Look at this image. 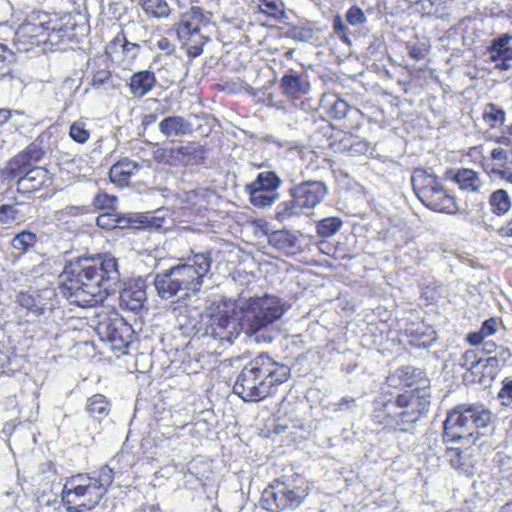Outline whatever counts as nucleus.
<instances>
[{
    "label": "nucleus",
    "mask_w": 512,
    "mask_h": 512,
    "mask_svg": "<svg viewBox=\"0 0 512 512\" xmlns=\"http://www.w3.org/2000/svg\"><path fill=\"white\" fill-rule=\"evenodd\" d=\"M394 377H397L399 381L407 387L406 390H416L417 392L425 391L427 395V401L430 402L429 393V380L423 376V372L420 369L414 368L413 366H402L398 368L392 378H388L390 381Z\"/></svg>",
    "instance_id": "21"
},
{
    "label": "nucleus",
    "mask_w": 512,
    "mask_h": 512,
    "mask_svg": "<svg viewBox=\"0 0 512 512\" xmlns=\"http://www.w3.org/2000/svg\"><path fill=\"white\" fill-rule=\"evenodd\" d=\"M146 288L147 281L143 278L125 284L120 290V307L132 312L140 311L147 300Z\"/></svg>",
    "instance_id": "18"
},
{
    "label": "nucleus",
    "mask_w": 512,
    "mask_h": 512,
    "mask_svg": "<svg viewBox=\"0 0 512 512\" xmlns=\"http://www.w3.org/2000/svg\"><path fill=\"white\" fill-rule=\"evenodd\" d=\"M416 390H404L388 399L375 400L372 421L384 428L406 432L410 425L416 423L429 408L425 391L418 394Z\"/></svg>",
    "instance_id": "4"
},
{
    "label": "nucleus",
    "mask_w": 512,
    "mask_h": 512,
    "mask_svg": "<svg viewBox=\"0 0 512 512\" xmlns=\"http://www.w3.org/2000/svg\"><path fill=\"white\" fill-rule=\"evenodd\" d=\"M212 256L210 251L194 254L183 264L172 266L174 275L178 276L184 291L197 293L200 291L204 278L211 269Z\"/></svg>",
    "instance_id": "11"
},
{
    "label": "nucleus",
    "mask_w": 512,
    "mask_h": 512,
    "mask_svg": "<svg viewBox=\"0 0 512 512\" xmlns=\"http://www.w3.org/2000/svg\"><path fill=\"white\" fill-rule=\"evenodd\" d=\"M207 14L200 7H192L188 12L182 14L177 33L179 36H191L200 31V24L208 22Z\"/></svg>",
    "instance_id": "26"
},
{
    "label": "nucleus",
    "mask_w": 512,
    "mask_h": 512,
    "mask_svg": "<svg viewBox=\"0 0 512 512\" xmlns=\"http://www.w3.org/2000/svg\"><path fill=\"white\" fill-rule=\"evenodd\" d=\"M512 36L508 33L494 38L489 47L490 53H498V56L512 55V47L509 45Z\"/></svg>",
    "instance_id": "47"
},
{
    "label": "nucleus",
    "mask_w": 512,
    "mask_h": 512,
    "mask_svg": "<svg viewBox=\"0 0 512 512\" xmlns=\"http://www.w3.org/2000/svg\"><path fill=\"white\" fill-rule=\"evenodd\" d=\"M17 191L32 193L52 181L50 172L42 166H34L17 177Z\"/></svg>",
    "instance_id": "20"
},
{
    "label": "nucleus",
    "mask_w": 512,
    "mask_h": 512,
    "mask_svg": "<svg viewBox=\"0 0 512 512\" xmlns=\"http://www.w3.org/2000/svg\"><path fill=\"white\" fill-rule=\"evenodd\" d=\"M38 240V237L35 233L24 230L17 233L12 239V246L14 249L19 250L23 253L28 252L31 248L34 247Z\"/></svg>",
    "instance_id": "41"
},
{
    "label": "nucleus",
    "mask_w": 512,
    "mask_h": 512,
    "mask_svg": "<svg viewBox=\"0 0 512 512\" xmlns=\"http://www.w3.org/2000/svg\"><path fill=\"white\" fill-rule=\"evenodd\" d=\"M212 256L210 251L194 254L183 264L172 266L174 275L178 276L184 291L197 293L200 291L204 278L211 269Z\"/></svg>",
    "instance_id": "12"
},
{
    "label": "nucleus",
    "mask_w": 512,
    "mask_h": 512,
    "mask_svg": "<svg viewBox=\"0 0 512 512\" xmlns=\"http://www.w3.org/2000/svg\"><path fill=\"white\" fill-rule=\"evenodd\" d=\"M142 8L146 14L156 18L167 17L170 8L165 0H141Z\"/></svg>",
    "instance_id": "44"
},
{
    "label": "nucleus",
    "mask_w": 512,
    "mask_h": 512,
    "mask_svg": "<svg viewBox=\"0 0 512 512\" xmlns=\"http://www.w3.org/2000/svg\"><path fill=\"white\" fill-rule=\"evenodd\" d=\"M281 184L282 180L276 172L265 170L259 172L253 182L246 184L245 192L254 207L267 208L279 199L277 190Z\"/></svg>",
    "instance_id": "13"
},
{
    "label": "nucleus",
    "mask_w": 512,
    "mask_h": 512,
    "mask_svg": "<svg viewBox=\"0 0 512 512\" xmlns=\"http://www.w3.org/2000/svg\"><path fill=\"white\" fill-rule=\"evenodd\" d=\"M342 224L339 217L323 218L316 223L317 234L322 238L332 237L340 230Z\"/></svg>",
    "instance_id": "39"
},
{
    "label": "nucleus",
    "mask_w": 512,
    "mask_h": 512,
    "mask_svg": "<svg viewBox=\"0 0 512 512\" xmlns=\"http://www.w3.org/2000/svg\"><path fill=\"white\" fill-rule=\"evenodd\" d=\"M164 165H169L173 167L181 166L177 146L168 148Z\"/></svg>",
    "instance_id": "60"
},
{
    "label": "nucleus",
    "mask_w": 512,
    "mask_h": 512,
    "mask_svg": "<svg viewBox=\"0 0 512 512\" xmlns=\"http://www.w3.org/2000/svg\"><path fill=\"white\" fill-rule=\"evenodd\" d=\"M212 256L210 251L194 254L183 264L172 266L174 275L178 276L184 291L197 293L200 291L204 278L211 269Z\"/></svg>",
    "instance_id": "10"
},
{
    "label": "nucleus",
    "mask_w": 512,
    "mask_h": 512,
    "mask_svg": "<svg viewBox=\"0 0 512 512\" xmlns=\"http://www.w3.org/2000/svg\"><path fill=\"white\" fill-rule=\"evenodd\" d=\"M51 20L44 12L32 13L15 31L13 44L20 52H29L34 47L43 45L46 50V36Z\"/></svg>",
    "instance_id": "7"
},
{
    "label": "nucleus",
    "mask_w": 512,
    "mask_h": 512,
    "mask_svg": "<svg viewBox=\"0 0 512 512\" xmlns=\"http://www.w3.org/2000/svg\"><path fill=\"white\" fill-rule=\"evenodd\" d=\"M111 410L110 400L103 394L97 393L89 397L85 404V411L93 420L100 422L107 417Z\"/></svg>",
    "instance_id": "34"
},
{
    "label": "nucleus",
    "mask_w": 512,
    "mask_h": 512,
    "mask_svg": "<svg viewBox=\"0 0 512 512\" xmlns=\"http://www.w3.org/2000/svg\"><path fill=\"white\" fill-rule=\"evenodd\" d=\"M96 332L101 340L111 344L114 351L122 353H125V350L129 347L134 333L132 326L124 318L117 315L100 321L96 327Z\"/></svg>",
    "instance_id": "15"
},
{
    "label": "nucleus",
    "mask_w": 512,
    "mask_h": 512,
    "mask_svg": "<svg viewBox=\"0 0 512 512\" xmlns=\"http://www.w3.org/2000/svg\"><path fill=\"white\" fill-rule=\"evenodd\" d=\"M289 308L290 305L277 296L251 297L231 311L209 314L195 322L187 335L231 344L243 332L257 343H271L276 336L273 324Z\"/></svg>",
    "instance_id": "1"
},
{
    "label": "nucleus",
    "mask_w": 512,
    "mask_h": 512,
    "mask_svg": "<svg viewBox=\"0 0 512 512\" xmlns=\"http://www.w3.org/2000/svg\"><path fill=\"white\" fill-rule=\"evenodd\" d=\"M143 166L129 158H122L112 165L109 171V178L112 183L119 187L128 186L130 179Z\"/></svg>",
    "instance_id": "25"
},
{
    "label": "nucleus",
    "mask_w": 512,
    "mask_h": 512,
    "mask_svg": "<svg viewBox=\"0 0 512 512\" xmlns=\"http://www.w3.org/2000/svg\"><path fill=\"white\" fill-rule=\"evenodd\" d=\"M407 333H409L414 339H411L409 342L410 344L414 345V346H421V345H425L426 341L422 340V338L424 337V332H420L419 331V328L417 329H412V328H409V329H406Z\"/></svg>",
    "instance_id": "63"
},
{
    "label": "nucleus",
    "mask_w": 512,
    "mask_h": 512,
    "mask_svg": "<svg viewBox=\"0 0 512 512\" xmlns=\"http://www.w3.org/2000/svg\"><path fill=\"white\" fill-rule=\"evenodd\" d=\"M280 88L284 95L298 98L301 95L307 94L311 89V85L306 75L290 71L280 79Z\"/></svg>",
    "instance_id": "24"
},
{
    "label": "nucleus",
    "mask_w": 512,
    "mask_h": 512,
    "mask_svg": "<svg viewBox=\"0 0 512 512\" xmlns=\"http://www.w3.org/2000/svg\"><path fill=\"white\" fill-rule=\"evenodd\" d=\"M44 154L40 144L32 142L8 162L4 173L11 179L17 178L40 162Z\"/></svg>",
    "instance_id": "17"
},
{
    "label": "nucleus",
    "mask_w": 512,
    "mask_h": 512,
    "mask_svg": "<svg viewBox=\"0 0 512 512\" xmlns=\"http://www.w3.org/2000/svg\"><path fill=\"white\" fill-rule=\"evenodd\" d=\"M90 84L95 90L112 94L121 88L122 78L108 69H99L94 72Z\"/></svg>",
    "instance_id": "31"
},
{
    "label": "nucleus",
    "mask_w": 512,
    "mask_h": 512,
    "mask_svg": "<svg viewBox=\"0 0 512 512\" xmlns=\"http://www.w3.org/2000/svg\"><path fill=\"white\" fill-rule=\"evenodd\" d=\"M16 58L14 53L0 43V80L7 77L13 78V64Z\"/></svg>",
    "instance_id": "40"
},
{
    "label": "nucleus",
    "mask_w": 512,
    "mask_h": 512,
    "mask_svg": "<svg viewBox=\"0 0 512 512\" xmlns=\"http://www.w3.org/2000/svg\"><path fill=\"white\" fill-rule=\"evenodd\" d=\"M140 50V45L137 43L129 42L125 38V43L123 44V48L121 51V54L124 56V58L128 60H133L137 57Z\"/></svg>",
    "instance_id": "59"
},
{
    "label": "nucleus",
    "mask_w": 512,
    "mask_h": 512,
    "mask_svg": "<svg viewBox=\"0 0 512 512\" xmlns=\"http://www.w3.org/2000/svg\"><path fill=\"white\" fill-rule=\"evenodd\" d=\"M163 219L150 213L129 212L122 213L117 210L107 211L96 218L98 227L106 230L132 229V230H160Z\"/></svg>",
    "instance_id": "8"
},
{
    "label": "nucleus",
    "mask_w": 512,
    "mask_h": 512,
    "mask_svg": "<svg viewBox=\"0 0 512 512\" xmlns=\"http://www.w3.org/2000/svg\"><path fill=\"white\" fill-rule=\"evenodd\" d=\"M332 25L334 34L337 35V37L340 38L345 44L351 46L352 41L348 36L349 29L340 15L337 14L334 16Z\"/></svg>",
    "instance_id": "52"
},
{
    "label": "nucleus",
    "mask_w": 512,
    "mask_h": 512,
    "mask_svg": "<svg viewBox=\"0 0 512 512\" xmlns=\"http://www.w3.org/2000/svg\"><path fill=\"white\" fill-rule=\"evenodd\" d=\"M69 136L73 141L79 144H84L89 140L90 132L88 129H86L85 122L75 121L70 126Z\"/></svg>",
    "instance_id": "49"
},
{
    "label": "nucleus",
    "mask_w": 512,
    "mask_h": 512,
    "mask_svg": "<svg viewBox=\"0 0 512 512\" xmlns=\"http://www.w3.org/2000/svg\"><path fill=\"white\" fill-rule=\"evenodd\" d=\"M450 465L453 466L459 474L467 476L472 475L469 459L463 455L459 448H450Z\"/></svg>",
    "instance_id": "45"
},
{
    "label": "nucleus",
    "mask_w": 512,
    "mask_h": 512,
    "mask_svg": "<svg viewBox=\"0 0 512 512\" xmlns=\"http://www.w3.org/2000/svg\"><path fill=\"white\" fill-rule=\"evenodd\" d=\"M181 166L199 165L207 158V149L199 142L191 141L177 146Z\"/></svg>",
    "instance_id": "30"
},
{
    "label": "nucleus",
    "mask_w": 512,
    "mask_h": 512,
    "mask_svg": "<svg viewBox=\"0 0 512 512\" xmlns=\"http://www.w3.org/2000/svg\"><path fill=\"white\" fill-rule=\"evenodd\" d=\"M345 18L346 21L352 26H359L367 22V17L365 13L360 7L356 5L351 6L347 10Z\"/></svg>",
    "instance_id": "53"
},
{
    "label": "nucleus",
    "mask_w": 512,
    "mask_h": 512,
    "mask_svg": "<svg viewBox=\"0 0 512 512\" xmlns=\"http://www.w3.org/2000/svg\"><path fill=\"white\" fill-rule=\"evenodd\" d=\"M479 357L478 353L474 350H468L458 359L457 365L467 370L471 364H477Z\"/></svg>",
    "instance_id": "57"
},
{
    "label": "nucleus",
    "mask_w": 512,
    "mask_h": 512,
    "mask_svg": "<svg viewBox=\"0 0 512 512\" xmlns=\"http://www.w3.org/2000/svg\"><path fill=\"white\" fill-rule=\"evenodd\" d=\"M498 398L503 406L512 405V379L506 378L503 386L498 393Z\"/></svg>",
    "instance_id": "55"
},
{
    "label": "nucleus",
    "mask_w": 512,
    "mask_h": 512,
    "mask_svg": "<svg viewBox=\"0 0 512 512\" xmlns=\"http://www.w3.org/2000/svg\"><path fill=\"white\" fill-rule=\"evenodd\" d=\"M327 193L326 184L319 180H304L288 189L289 197L296 198L303 209L315 208L324 200Z\"/></svg>",
    "instance_id": "16"
},
{
    "label": "nucleus",
    "mask_w": 512,
    "mask_h": 512,
    "mask_svg": "<svg viewBox=\"0 0 512 512\" xmlns=\"http://www.w3.org/2000/svg\"><path fill=\"white\" fill-rule=\"evenodd\" d=\"M260 12L268 17L281 20L285 17L284 5L280 0H259Z\"/></svg>",
    "instance_id": "46"
},
{
    "label": "nucleus",
    "mask_w": 512,
    "mask_h": 512,
    "mask_svg": "<svg viewBox=\"0 0 512 512\" xmlns=\"http://www.w3.org/2000/svg\"><path fill=\"white\" fill-rule=\"evenodd\" d=\"M16 302L27 310L28 315L39 317L45 313L47 302L37 291H21L17 295Z\"/></svg>",
    "instance_id": "32"
},
{
    "label": "nucleus",
    "mask_w": 512,
    "mask_h": 512,
    "mask_svg": "<svg viewBox=\"0 0 512 512\" xmlns=\"http://www.w3.org/2000/svg\"><path fill=\"white\" fill-rule=\"evenodd\" d=\"M117 203L118 199L115 196H111L106 193H99L93 199L94 207L102 210H116Z\"/></svg>",
    "instance_id": "51"
},
{
    "label": "nucleus",
    "mask_w": 512,
    "mask_h": 512,
    "mask_svg": "<svg viewBox=\"0 0 512 512\" xmlns=\"http://www.w3.org/2000/svg\"><path fill=\"white\" fill-rule=\"evenodd\" d=\"M114 480L113 469L102 467L93 476L77 475L64 486L62 498L68 504H76L74 512H84L95 508Z\"/></svg>",
    "instance_id": "5"
},
{
    "label": "nucleus",
    "mask_w": 512,
    "mask_h": 512,
    "mask_svg": "<svg viewBox=\"0 0 512 512\" xmlns=\"http://www.w3.org/2000/svg\"><path fill=\"white\" fill-rule=\"evenodd\" d=\"M357 407L356 399L353 397L345 396L342 397L338 402L332 404V410L334 412L347 411L353 412Z\"/></svg>",
    "instance_id": "56"
},
{
    "label": "nucleus",
    "mask_w": 512,
    "mask_h": 512,
    "mask_svg": "<svg viewBox=\"0 0 512 512\" xmlns=\"http://www.w3.org/2000/svg\"><path fill=\"white\" fill-rule=\"evenodd\" d=\"M157 83L155 74L151 70H141L133 73L127 83L130 93L135 98L146 96Z\"/></svg>",
    "instance_id": "29"
},
{
    "label": "nucleus",
    "mask_w": 512,
    "mask_h": 512,
    "mask_svg": "<svg viewBox=\"0 0 512 512\" xmlns=\"http://www.w3.org/2000/svg\"><path fill=\"white\" fill-rule=\"evenodd\" d=\"M303 208L298 204L296 198H291L280 202L275 209V219L279 222H283L292 217L299 216L302 213Z\"/></svg>",
    "instance_id": "37"
},
{
    "label": "nucleus",
    "mask_w": 512,
    "mask_h": 512,
    "mask_svg": "<svg viewBox=\"0 0 512 512\" xmlns=\"http://www.w3.org/2000/svg\"><path fill=\"white\" fill-rule=\"evenodd\" d=\"M60 293L70 304L93 307L121 288L118 260L111 254L81 256L67 262Z\"/></svg>",
    "instance_id": "2"
},
{
    "label": "nucleus",
    "mask_w": 512,
    "mask_h": 512,
    "mask_svg": "<svg viewBox=\"0 0 512 512\" xmlns=\"http://www.w3.org/2000/svg\"><path fill=\"white\" fill-rule=\"evenodd\" d=\"M450 180L457 183L459 189L465 192H477L482 185L478 174L475 171L466 168L458 170Z\"/></svg>",
    "instance_id": "36"
},
{
    "label": "nucleus",
    "mask_w": 512,
    "mask_h": 512,
    "mask_svg": "<svg viewBox=\"0 0 512 512\" xmlns=\"http://www.w3.org/2000/svg\"><path fill=\"white\" fill-rule=\"evenodd\" d=\"M290 377V369L261 354L247 363L233 385V392L245 402H259L274 394Z\"/></svg>",
    "instance_id": "3"
},
{
    "label": "nucleus",
    "mask_w": 512,
    "mask_h": 512,
    "mask_svg": "<svg viewBox=\"0 0 512 512\" xmlns=\"http://www.w3.org/2000/svg\"><path fill=\"white\" fill-rule=\"evenodd\" d=\"M339 149L350 156L365 155L371 150L370 143L350 132H344L339 139Z\"/></svg>",
    "instance_id": "33"
},
{
    "label": "nucleus",
    "mask_w": 512,
    "mask_h": 512,
    "mask_svg": "<svg viewBox=\"0 0 512 512\" xmlns=\"http://www.w3.org/2000/svg\"><path fill=\"white\" fill-rule=\"evenodd\" d=\"M333 98L332 101H328L327 98L323 97L321 102L329 105L328 109V115L329 117L333 118L334 120H343L344 124L343 127L346 129L352 128L353 124H346V121L353 120L360 115V111L354 107L349 105L345 100L331 96Z\"/></svg>",
    "instance_id": "23"
},
{
    "label": "nucleus",
    "mask_w": 512,
    "mask_h": 512,
    "mask_svg": "<svg viewBox=\"0 0 512 512\" xmlns=\"http://www.w3.org/2000/svg\"><path fill=\"white\" fill-rule=\"evenodd\" d=\"M481 334L484 337L490 336L497 331V321L494 318H489L485 320L480 328Z\"/></svg>",
    "instance_id": "61"
},
{
    "label": "nucleus",
    "mask_w": 512,
    "mask_h": 512,
    "mask_svg": "<svg viewBox=\"0 0 512 512\" xmlns=\"http://www.w3.org/2000/svg\"><path fill=\"white\" fill-rule=\"evenodd\" d=\"M493 355L502 366H504L512 356L511 351L504 346H498Z\"/></svg>",
    "instance_id": "62"
},
{
    "label": "nucleus",
    "mask_w": 512,
    "mask_h": 512,
    "mask_svg": "<svg viewBox=\"0 0 512 512\" xmlns=\"http://www.w3.org/2000/svg\"><path fill=\"white\" fill-rule=\"evenodd\" d=\"M309 495L307 481L299 475L284 480L276 479L261 495L262 507L269 512L298 508Z\"/></svg>",
    "instance_id": "6"
},
{
    "label": "nucleus",
    "mask_w": 512,
    "mask_h": 512,
    "mask_svg": "<svg viewBox=\"0 0 512 512\" xmlns=\"http://www.w3.org/2000/svg\"><path fill=\"white\" fill-rule=\"evenodd\" d=\"M125 43V35L118 33L113 40L107 45L106 52L111 56L113 54L121 53L123 44Z\"/></svg>",
    "instance_id": "58"
},
{
    "label": "nucleus",
    "mask_w": 512,
    "mask_h": 512,
    "mask_svg": "<svg viewBox=\"0 0 512 512\" xmlns=\"http://www.w3.org/2000/svg\"><path fill=\"white\" fill-rule=\"evenodd\" d=\"M491 158L494 161L500 162L504 166L508 162L507 152L503 148H494L491 151Z\"/></svg>",
    "instance_id": "64"
},
{
    "label": "nucleus",
    "mask_w": 512,
    "mask_h": 512,
    "mask_svg": "<svg viewBox=\"0 0 512 512\" xmlns=\"http://www.w3.org/2000/svg\"><path fill=\"white\" fill-rule=\"evenodd\" d=\"M74 37V28L68 25L57 24L51 21L49 31L46 36V47L57 46L69 42Z\"/></svg>",
    "instance_id": "35"
},
{
    "label": "nucleus",
    "mask_w": 512,
    "mask_h": 512,
    "mask_svg": "<svg viewBox=\"0 0 512 512\" xmlns=\"http://www.w3.org/2000/svg\"><path fill=\"white\" fill-rule=\"evenodd\" d=\"M153 284L161 299L168 300L184 290L178 276L174 275L173 267L157 273L154 276Z\"/></svg>",
    "instance_id": "22"
},
{
    "label": "nucleus",
    "mask_w": 512,
    "mask_h": 512,
    "mask_svg": "<svg viewBox=\"0 0 512 512\" xmlns=\"http://www.w3.org/2000/svg\"><path fill=\"white\" fill-rule=\"evenodd\" d=\"M483 120L490 128L502 125L505 121V111L497 105L489 103L484 108Z\"/></svg>",
    "instance_id": "43"
},
{
    "label": "nucleus",
    "mask_w": 512,
    "mask_h": 512,
    "mask_svg": "<svg viewBox=\"0 0 512 512\" xmlns=\"http://www.w3.org/2000/svg\"><path fill=\"white\" fill-rule=\"evenodd\" d=\"M411 184L416 196L425 206L437 212L447 213L448 193L437 176L428 174L424 169H415L411 176Z\"/></svg>",
    "instance_id": "9"
},
{
    "label": "nucleus",
    "mask_w": 512,
    "mask_h": 512,
    "mask_svg": "<svg viewBox=\"0 0 512 512\" xmlns=\"http://www.w3.org/2000/svg\"><path fill=\"white\" fill-rule=\"evenodd\" d=\"M162 135L173 141L174 138L188 135L192 132V124L182 116H167L158 125Z\"/></svg>",
    "instance_id": "28"
},
{
    "label": "nucleus",
    "mask_w": 512,
    "mask_h": 512,
    "mask_svg": "<svg viewBox=\"0 0 512 512\" xmlns=\"http://www.w3.org/2000/svg\"><path fill=\"white\" fill-rule=\"evenodd\" d=\"M36 214L37 208L32 203L13 199L10 203L0 205V224L22 223Z\"/></svg>",
    "instance_id": "19"
},
{
    "label": "nucleus",
    "mask_w": 512,
    "mask_h": 512,
    "mask_svg": "<svg viewBox=\"0 0 512 512\" xmlns=\"http://www.w3.org/2000/svg\"><path fill=\"white\" fill-rule=\"evenodd\" d=\"M287 37L304 43H312L318 40L316 32L308 26L293 25L287 33Z\"/></svg>",
    "instance_id": "42"
},
{
    "label": "nucleus",
    "mask_w": 512,
    "mask_h": 512,
    "mask_svg": "<svg viewBox=\"0 0 512 512\" xmlns=\"http://www.w3.org/2000/svg\"><path fill=\"white\" fill-rule=\"evenodd\" d=\"M483 375H487V378L493 379L498 370L503 367L498 360L494 357V355L487 356L486 359H483Z\"/></svg>",
    "instance_id": "54"
},
{
    "label": "nucleus",
    "mask_w": 512,
    "mask_h": 512,
    "mask_svg": "<svg viewBox=\"0 0 512 512\" xmlns=\"http://www.w3.org/2000/svg\"><path fill=\"white\" fill-rule=\"evenodd\" d=\"M268 244L286 254H295L300 250L299 239L295 232L281 229L267 235Z\"/></svg>",
    "instance_id": "27"
},
{
    "label": "nucleus",
    "mask_w": 512,
    "mask_h": 512,
    "mask_svg": "<svg viewBox=\"0 0 512 512\" xmlns=\"http://www.w3.org/2000/svg\"><path fill=\"white\" fill-rule=\"evenodd\" d=\"M489 204L492 212L498 216L506 214L511 208L510 197L504 189L494 191L490 195Z\"/></svg>",
    "instance_id": "38"
},
{
    "label": "nucleus",
    "mask_w": 512,
    "mask_h": 512,
    "mask_svg": "<svg viewBox=\"0 0 512 512\" xmlns=\"http://www.w3.org/2000/svg\"><path fill=\"white\" fill-rule=\"evenodd\" d=\"M491 419V411L481 403L460 404L450 410V428L462 429L468 436L473 429L487 428Z\"/></svg>",
    "instance_id": "14"
},
{
    "label": "nucleus",
    "mask_w": 512,
    "mask_h": 512,
    "mask_svg": "<svg viewBox=\"0 0 512 512\" xmlns=\"http://www.w3.org/2000/svg\"><path fill=\"white\" fill-rule=\"evenodd\" d=\"M406 50L410 58L419 61L427 55L428 46L425 41H409L406 44Z\"/></svg>",
    "instance_id": "50"
},
{
    "label": "nucleus",
    "mask_w": 512,
    "mask_h": 512,
    "mask_svg": "<svg viewBox=\"0 0 512 512\" xmlns=\"http://www.w3.org/2000/svg\"><path fill=\"white\" fill-rule=\"evenodd\" d=\"M483 358L480 356L477 359V364H471L466 372L463 374V380L465 382L473 383H484L487 375H483Z\"/></svg>",
    "instance_id": "48"
}]
</instances>
